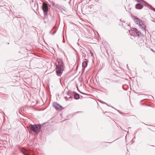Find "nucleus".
<instances>
[{"instance_id":"f257e3e1","label":"nucleus","mask_w":155,"mask_h":155,"mask_svg":"<svg viewBox=\"0 0 155 155\" xmlns=\"http://www.w3.org/2000/svg\"><path fill=\"white\" fill-rule=\"evenodd\" d=\"M56 72L57 75L58 76H61L63 71H64V67L62 64H57L56 65Z\"/></svg>"},{"instance_id":"f03ea898","label":"nucleus","mask_w":155,"mask_h":155,"mask_svg":"<svg viewBox=\"0 0 155 155\" xmlns=\"http://www.w3.org/2000/svg\"><path fill=\"white\" fill-rule=\"evenodd\" d=\"M129 33L131 36H133L134 37H139L140 33L137 30L136 28H133L129 30Z\"/></svg>"},{"instance_id":"7ed1b4c3","label":"nucleus","mask_w":155,"mask_h":155,"mask_svg":"<svg viewBox=\"0 0 155 155\" xmlns=\"http://www.w3.org/2000/svg\"><path fill=\"white\" fill-rule=\"evenodd\" d=\"M30 128L31 130L38 133L40 131L41 126L38 124L31 125L30 127Z\"/></svg>"},{"instance_id":"20e7f679","label":"nucleus","mask_w":155,"mask_h":155,"mask_svg":"<svg viewBox=\"0 0 155 155\" xmlns=\"http://www.w3.org/2000/svg\"><path fill=\"white\" fill-rule=\"evenodd\" d=\"M42 8L44 12L45 17L46 18L48 15V7L47 4L45 2L43 3L42 5Z\"/></svg>"},{"instance_id":"39448f33","label":"nucleus","mask_w":155,"mask_h":155,"mask_svg":"<svg viewBox=\"0 0 155 155\" xmlns=\"http://www.w3.org/2000/svg\"><path fill=\"white\" fill-rule=\"evenodd\" d=\"M139 26L140 29H141L145 33H146V26L142 21V22H140V24L139 25Z\"/></svg>"},{"instance_id":"423d86ee","label":"nucleus","mask_w":155,"mask_h":155,"mask_svg":"<svg viewBox=\"0 0 155 155\" xmlns=\"http://www.w3.org/2000/svg\"><path fill=\"white\" fill-rule=\"evenodd\" d=\"M53 106L56 110H60L61 108V106L57 103H54L53 104Z\"/></svg>"},{"instance_id":"0eeeda50","label":"nucleus","mask_w":155,"mask_h":155,"mask_svg":"<svg viewBox=\"0 0 155 155\" xmlns=\"http://www.w3.org/2000/svg\"><path fill=\"white\" fill-rule=\"evenodd\" d=\"M133 19L134 22L137 24L139 25L140 22L142 21L140 20L137 18L136 17H134Z\"/></svg>"},{"instance_id":"6e6552de","label":"nucleus","mask_w":155,"mask_h":155,"mask_svg":"<svg viewBox=\"0 0 155 155\" xmlns=\"http://www.w3.org/2000/svg\"><path fill=\"white\" fill-rule=\"evenodd\" d=\"M135 7L137 9H141L143 8V5L140 3H138L136 5Z\"/></svg>"},{"instance_id":"1a4fd4ad","label":"nucleus","mask_w":155,"mask_h":155,"mask_svg":"<svg viewBox=\"0 0 155 155\" xmlns=\"http://www.w3.org/2000/svg\"><path fill=\"white\" fill-rule=\"evenodd\" d=\"M57 61L58 64H62L63 65L64 64L61 59L60 58H57Z\"/></svg>"},{"instance_id":"9d476101","label":"nucleus","mask_w":155,"mask_h":155,"mask_svg":"<svg viewBox=\"0 0 155 155\" xmlns=\"http://www.w3.org/2000/svg\"><path fill=\"white\" fill-rule=\"evenodd\" d=\"M87 61H84L82 63V67L83 68H85L87 66Z\"/></svg>"},{"instance_id":"9b49d317","label":"nucleus","mask_w":155,"mask_h":155,"mask_svg":"<svg viewBox=\"0 0 155 155\" xmlns=\"http://www.w3.org/2000/svg\"><path fill=\"white\" fill-rule=\"evenodd\" d=\"M74 97L75 99H78L79 98V95L78 94L76 93L74 94Z\"/></svg>"},{"instance_id":"f8f14e48","label":"nucleus","mask_w":155,"mask_h":155,"mask_svg":"<svg viewBox=\"0 0 155 155\" xmlns=\"http://www.w3.org/2000/svg\"><path fill=\"white\" fill-rule=\"evenodd\" d=\"M31 6L32 8L35 7L36 6L35 3H33V1H32V3L31 4Z\"/></svg>"},{"instance_id":"ddd939ff","label":"nucleus","mask_w":155,"mask_h":155,"mask_svg":"<svg viewBox=\"0 0 155 155\" xmlns=\"http://www.w3.org/2000/svg\"><path fill=\"white\" fill-rule=\"evenodd\" d=\"M4 5V3L3 2H0V6H3Z\"/></svg>"},{"instance_id":"4468645a","label":"nucleus","mask_w":155,"mask_h":155,"mask_svg":"<svg viewBox=\"0 0 155 155\" xmlns=\"http://www.w3.org/2000/svg\"><path fill=\"white\" fill-rule=\"evenodd\" d=\"M68 97L69 98H72L73 97V95H72V96H71V95H69V94H68Z\"/></svg>"},{"instance_id":"2eb2a0df","label":"nucleus","mask_w":155,"mask_h":155,"mask_svg":"<svg viewBox=\"0 0 155 155\" xmlns=\"http://www.w3.org/2000/svg\"><path fill=\"white\" fill-rule=\"evenodd\" d=\"M68 98V97H64L65 99H66V100H67V98Z\"/></svg>"},{"instance_id":"dca6fc26","label":"nucleus","mask_w":155,"mask_h":155,"mask_svg":"<svg viewBox=\"0 0 155 155\" xmlns=\"http://www.w3.org/2000/svg\"><path fill=\"white\" fill-rule=\"evenodd\" d=\"M56 32V31H54L53 33V35H54V34Z\"/></svg>"},{"instance_id":"f3484780","label":"nucleus","mask_w":155,"mask_h":155,"mask_svg":"<svg viewBox=\"0 0 155 155\" xmlns=\"http://www.w3.org/2000/svg\"><path fill=\"white\" fill-rule=\"evenodd\" d=\"M102 103H103V104H105V103L104 102H102Z\"/></svg>"}]
</instances>
